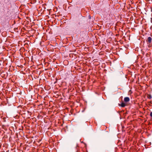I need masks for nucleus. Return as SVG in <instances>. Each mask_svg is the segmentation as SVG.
Masks as SVG:
<instances>
[{
    "mask_svg": "<svg viewBox=\"0 0 152 152\" xmlns=\"http://www.w3.org/2000/svg\"><path fill=\"white\" fill-rule=\"evenodd\" d=\"M152 39L151 37H148L146 40L147 44H150L152 42Z\"/></svg>",
    "mask_w": 152,
    "mask_h": 152,
    "instance_id": "f257e3e1",
    "label": "nucleus"
},
{
    "mask_svg": "<svg viewBox=\"0 0 152 152\" xmlns=\"http://www.w3.org/2000/svg\"><path fill=\"white\" fill-rule=\"evenodd\" d=\"M10 5V3L6 4L5 5H4V9L7 10H9L10 7L9 5Z\"/></svg>",
    "mask_w": 152,
    "mask_h": 152,
    "instance_id": "f03ea898",
    "label": "nucleus"
},
{
    "mask_svg": "<svg viewBox=\"0 0 152 152\" xmlns=\"http://www.w3.org/2000/svg\"><path fill=\"white\" fill-rule=\"evenodd\" d=\"M118 105L119 106H120L122 107H124L126 105V104L123 102H122L121 104H119Z\"/></svg>",
    "mask_w": 152,
    "mask_h": 152,
    "instance_id": "7ed1b4c3",
    "label": "nucleus"
},
{
    "mask_svg": "<svg viewBox=\"0 0 152 152\" xmlns=\"http://www.w3.org/2000/svg\"><path fill=\"white\" fill-rule=\"evenodd\" d=\"M129 101V98L128 97H125L124 98V101L125 102H128Z\"/></svg>",
    "mask_w": 152,
    "mask_h": 152,
    "instance_id": "20e7f679",
    "label": "nucleus"
},
{
    "mask_svg": "<svg viewBox=\"0 0 152 152\" xmlns=\"http://www.w3.org/2000/svg\"><path fill=\"white\" fill-rule=\"evenodd\" d=\"M147 97L149 99H151L152 98L150 94H148L147 95Z\"/></svg>",
    "mask_w": 152,
    "mask_h": 152,
    "instance_id": "39448f33",
    "label": "nucleus"
},
{
    "mask_svg": "<svg viewBox=\"0 0 152 152\" xmlns=\"http://www.w3.org/2000/svg\"><path fill=\"white\" fill-rule=\"evenodd\" d=\"M150 115L151 117H152V112H151Z\"/></svg>",
    "mask_w": 152,
    "mask_h": 152,
    "instance_id": "423d86ee",
    "label": "nucleus"
},
{
    "mask_svg": "<svg viewBox=\"0 0 152 152\" xmlns=\"http://www.w3.org/2000/svg\"><path fill=\"white\" fill-rule=\"evenodd\" d=\"M151 22L152 23V18H151Z\"/></svg>",
    "mask_w": 152,
    "mask_h": 152,
    "instance_id": "0eeeda50",
    "label": "nucleus"
},
{
    "mask_svg": "<svg viewBox=\"0 0 152 152\" xmlns=\"http://www.w3.org/2000/svg\"><path fill=\"white\" fill-rule=\"evenodd\" d=\"M9 12V11H8H8L7 12V13H8V14H9V13H8Z\"/></svg>",
    "mask_w": 152,
    "mask_h": 152,
    "instance_id": "6e6552de",
    "label": "nucleus"
}]
</instances>
